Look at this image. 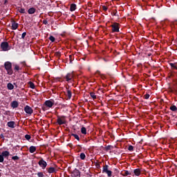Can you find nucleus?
Wrapping results in <instances>:
<instances>
[{
    "mask_svg": "<svg viewBox=\"0 0 177 177\" xmlns=\"http://www.w3.org/2000/svg\"><path fill=\"white\" fill-rule=\"evenodd\" d=\"M112 28V32H120V24L115 22L111 25Z\"/></svg>",
    "mask_w": 177,
    "mask_h": 177,
    "instance_id": "obj_4",
    "label": "nucleus"
},
{
    "mask_svg": "<svg viewBox=\"0 0 177 177\" xmlns=\"http://www.w3.org/2000/svg\"><path fill=\"white\" fill-rule=\"evenodd\" d=\"M5 158L1 154H0V162H3Z\"/></svg>",
    "mask_w": 177,
    "mask_h": 177,
    "instance_id": "obj_40",
    "label": "nucleus"
},
{
    "mask_svg": "<svg viewBox=\"0 0 177 177\" xmlns=\"http://www.w3.org/2000/svg\"><path fill=\"white\" fill-rule=\"evenodd\" d=\"M29 151L30 153H35V151H37V147H34V146H30L29 148Z\"/></svg>",
    "mask_w": 177,
    "mask_h": 177,
    "instance_id": "obj_22",
    "label": "nucleus"
},
{
    "mask_svg": "<svg viewBox=\"0 0 177 177\" xmlns=\"http://www.w3.org/2000/svg\"><path fill=\"white\" fill-rule=\"evenodd\" d=\"M102 174H106L109 177H111L113 171H111V170H109L108 165H105L102 167Z\"/></svg>",
    "mask_w": 177,
    "mask_h": 177,
    "instance_id": "obj_3",
    "label": "nucleus"
},
{
    "mask_svg": "<svg viewBox=\"0 0 177 177\" xmlns=\"http://www.w3.org/2000/svg\"><path fill=\"white\" fill-rule=\"evenodd\" d=\"M77 9V5L75 3L71 4L70 10L71 12H74Z\"/></svg>",
    "mask_w": 177,
    "mask_h": 177,
    "instance_id": "obj_21",
    "label": "nucleus"
},
{
    "mask_svg": "<svg viewBox=\"0 0 177 177\" xmlns=\"http://www.w3.org/2000/svg\"><path fill=\"white\" fill-rule=\"evenodd\" d=\"M36 10H37L35 9V8L32 7L28 10V15H34V13H35Z\"/></svg>",
    "mask_w": 177,
    "mask_h": 177,
    "instance_id": "obj_16",
    "label": "nucleus"
},
{
    "mask_svg": "<svg viewBox=\"0 0 177 177\" xmlns=\"http://www.w3.org/2000/svg\"><path fill=\"white\" fill-rule=\"evenodd\" d=\"M113 16H117L118 17V12H117V10L114 11L113 13H112Z\"/></svg>",
    "mask_w": 177,
    "mask_h": 177,
    "instance_id": "obj_42",
    "label": "nucleus"
},
{
    "mask_svg": "<svg viewBox=\"0 0 177 177\" xmlns=\"http://www.w3.org/2000/svg\"><path fill=\"white\" fill-rule=\"evenodd\" d=\"M90 96H91V97H92V99L93 100H96V99H97L96 95H95V93H93V92L90 93Z\"/></svg>",
    "mask_w": 177,
    "mask_h": 177,
    "instance_id": "obj_25",
    "label": "nucleus"
},
{
    "mask_svg": "<svg viewBox=\"0 0 177 177\" xmlns=\"http://www.w3.org/2000/svg\"><path fill=\"white\" fill-rule=\"evenodd\" d=\"M71 136H74L75 139L80 141V136H78V135L75 134V133H71Z\"/></svg>",
    "mask_w": 177,
    "mask_h": 177,
    "instance_id": "obj_31",
    "label": "nucleus"
},
{
    "mask_svg": "<svg viewBox=\"0 0 177 177\" xmlns=\"http://www.w3.org/2000/svg\"><path fill=\"white\" fill-rule=\"evenodd\" d=\"M14 70L15 71H19V70H21V68H20V66H19V65L15 64V65H14Z\"/></svg>",
    "mask_w": 177,
    "mask_h": 177,
    "instance_id": "obj_26",
    "label": "nucleus"
},
{
    "mask_svg": "<svg viewBox=\"0 0 177 177\" xmlns=\"http://www.w3.org/2000/svg\"><path fill=\"white\" fill-rule=\"evenodd\" d=\"M55 56H56V57H60V56H62V53L60 51H57L55 53Z\"/></svg>",
    "mask_w": 177,
    "mask_h": 177,
    "instance_id": "obj_33",
    "label": "nucleus"
},
{
    "mask_svg": "<svg viewBox=\"0 0 177 177\" xmlns=\"http://www.w3.org/2000/svg\"><path fill=\"white\" fill-rule=\"evenodd\" d=\"M67 120H66V116L64 115H57V124H58V125H64L65 124H66Z\"/></svg>",
    "mask_w": 177,
    "mask_h": 177,
    "instance_id": "obj_2",
    "label": "nucleus"
},
{
    "mask_svg": "<svg viewBox=\"0 0 177 177\" xmlns=\"http://www.w3.org/2000/svg\"><path fill=\"white\" fill-rule=\"evenodd\" d=\"M103 60H104V62H109V60H108V59H105V58H103Z\"/></svg>",
    "mask_w": 177,
    "mask_h": 177,
    "instance_id": "obj_49",
    "label": "nucleus"
},
{
    "mask_svg": "<svg viewBox=\"0 0 177 177\" xmlns=\"http://www.w3.org/2000/svg\"><path fill=\"white\" fill-rule=\"evenodd\" d=\"M66 88V93L65 94L66 97H67V100H70L73 96V93L71 92V90L68 89V87Z\"/></svg>",
    "mask_w": 177,
    "mask_h": 177,
    "instance_id": "obj_11",
    "label": "nucleus"
},
{
    "mask_svg": "<svg viewBox=\"0 0 177 177\" xmlns=\"http://www.w3.org/2000/svg\"><path fill=\"white\" fill-rule=\"evenodd\" d=\"M80 158H81V160H85V158H86V156L85 155L84 153H81Z\"/></svg>",
    "mask_w": 177,
    "mask_h": 177,
    "instance_id": "obj_29",
    "label": "nucleus"
},
{
    "mask_svg": "<svg viewBox=\"0 0 177 177\" xmlns=\"http://www.w3.org/2000/svg\"><path fill=\"white\" fill-rule=\"evenodd\" d=\"M24 111L28 114V115H31L34 113V110H32V108L31 106L26 105L24 107Z\"/></svg>",
    "mask_w": 177,
    "mask_h": 177,
    "instance_id": "obj_8",
    "label": "nucleus"
},
{
    "mask_svg": "<svg viewBox=\"0 0 177 177\" xmlns=\"http://www.w3.org/2000/svg\"><path fill=\"white\" fill-rule=\"evenodd\" d=\"M122 175H123V176H128V175H132V172L129 173V171L124 170L122 172Z\"/></svg>",
    "mask_w": 177,
    "mask_h": 177,
    "instance_id": "obj_23",
    "label": "nucleus"
},
{
    "mask_svg": "<svg viewBox=\"0 0 177 177\" xmlns=\"http://www.w3.org/2000/svg\"><path fill=\"white\" fill-rule=\"evenodd\" d=\"M41 109H42V111H46V106H43L41 107Z\"/></svg>",
    "mask_w": 177,
    "mask_h": 177,
    "instance_id": "obj_46",
    "label": "nucleus"
},
{
    "mask_svg": "<svg viewBox=\"0 0 177 177\" xmlns=\"http://www.w3.org/2000/svg\"><path fill=\"white\" fill-rule=\"evenodd\" d=\"M7 89H8V91H12L15 89V86L12 83H8Z\"/></svg>",
    "mask_w": 177,
    "mask_h": 177,
    "instance_id": "obj_18",
    "label": "nucleus"
},
{
    "mask_svg": "<svg viewBox=\"0 0 177 177\" xmlns=\"http://www.w3.org/2000/svg\"><path fill=\"white\" fill-rule=\"evenodd\" d=\"M45 106H46V107H48L49 109H51V107L53 106V105L55 104V100H46L44 102Z\"/></svg>",
    "mask_w": 177,
    "mask_h": 177,
    "instance_id": "obj_10",
    "label": "nucleus"
},
{
    "mask_svg": "<svg viewBox=\"0 0 177 177\" xmlns=\"http://www.w3.org/2000/svg\"><path fill=\"white\" fill-rule=\"evenodd\" d=\"M37 176L38 177H44L45 175H44V172L39 171V172H37Z\"/></svg>",
    "mask_w": 177,
    "mask_h": 177,
    "instance_id": "obj_35",
    "label": "nucleus"
},
{
    "mask_svg": "<svg viewBox=\"0 0 177 177\" xmlns=\"http://www.w3.org/2000/svg\"><path fill=\"white\" fill-rule=\"evenodd\" d=\"M171 70H177V63H169Z\"/></svg>",
    "mask_w": 177,
    "mask_h": 177,
    "instance_id": "obj_20",
    "label": "nucleus"
},
{
    "mask_svg": "<svg viewBox=\"0 0 177 177\" xmlns=\"http://www.w3.org/2000/svg\"><path fill=\"white\" fill-rule=\"evenodd\" d=\"M12 160H13V161H19V160H20V158H19V156H15L12 157Z\"/></svg>",
    "mask_w": 177,
    "mask_h": 177,
    "instance_id": "obj_32",
    "label": "nucleus"
},
{
    "mask_svg": "<svg viewBox=\"0 0 177 177\" xmlns=\"http://www.w3.org/2000/svg\"><path fill=\"white\" fill-rule=\"evenodd\" d=\"M11 107H12V109H17V107H19V102L17 101L12 102Z\"/></svg>",
    "mask_w": 177,
    "mask_h": 177,
    "instance_id": "obj_15",
    "label": "nucleus"
},
{
    "mask_svg": "<svg viewBox=\"0 0 177 177\" xmlns=\"http://www.w3.org/2000/svg\"><path fill=\"white\" fill-rule=\"evenodd\" d=\"M115 171H118V169H115Z\"/></svg>",
    "mask_w": 177,
    "mask_h": 177,
    "instance_id": "obj_54",
    "label": "nucleus"
},
{
    "mask_svg": "<svg viewBox=\"0 0 177 177\" xmlns=\"http://www.w3.org/2000/svg\"><path fill=\"white\" fill-rule=\"evenodd\" d=\"M18 12H19V13H26V9L19 8V9H18Z\"/></svg>",
    "mask_w": 177,
    "mask_h": 177,
    "instance_id": "obj_34",
    "label": "nucleus"
},
{
    "mask_svg": "<svg viewBox=\"0 0 177 177\" xmlns=\"http://www.w3.org/2000/svg\"><path fill=\"white\" fill-rule=\"evenodd\" d=\"M149 97H150V94H145L144 95V98L146 100L149 99Z\"/></svg>",
    "mask_w": 177,
    "mask_h": 177,
    "instance_id": "obj_43",
    "label": "nucleus"
},
{
    "mask_svg": "<svg viewBox=\"0 0 177 177\" xmlns=\"http://www.w3.org/2000/svg\"><path fill=\"white\" fill-rule=\"evenodd\" d=\"M128 150H129V151H133V146L129 145L128 147Z\"/></svg>",
    "mask_w": 177,
    "mask_h": 177,
    "instance_id": "obj_38",
    "label": "nucleus"
},
{
    "mask_svg": "<svg viewBox=\"0 0 177 177\" xmlns=\"http://www.w3.org/2000/svg\"><path fill=\"white\" fill-rule=\"evenodd\" d=\"M6 3H8V0L4 1V5H6Z\"/></svg>",
    "mask_w": 177,
    "mask_h": 177,
    "instance_id": "obj_51",
    "label": "nucleus"
},
{
    "mask_svg": "<svg viewBox=\"0 0 177 177\" xmlns=\"http://www.w3.org/2000/svg\"><path fill=\"white\" fill-rule=\"evenodd\" d=\"M38 165H39V167L42 169H45L48 166V163L42 158H41L40 161L38 162Z\"/></svg>",
    "mask_w": 177,
    "mask_h": 177,
    "instance_id": "obj_7",
    "label": "nucleus"
},
{
    "mask_svg": "<svg viewBox=\"0 0 177 177\" xmlns=\"http://www.w3.org/2000/svg\"><path fill=\"white\" fill-rule=\"evenodd\" d=\"M46 171L48 172V174H55L56 172V169L55 167H47Z\"/></svg>",
    "mask_w": 177,
    "mask_h": 177,
    "instance_id": "obj_13",
    "label": "nucleus"
},
{
    "mask_svg": "<svg viewBox=\"0 0 177 177\" xmlns=\"http://www.w3.org/2000/svg\"><path fill=\"white\" fill-rule=\"evenodd\" d=\"M1 48L3 52H6L9 50L10 48H9V43L8 41H3L1 43Z\"/></svg>",
    "mask_w": 177,
    "mask_h": 177,
    "instance_id": "obj_5",
    "label": "nucleus"
},
{
    "mask_svg": "<svg viewBox=\"0 0 177 177\" xmlns=\"http://www.w3.org/2000/svg\"><path fill=\"white\" fill-rule=\"evenodd\" d=\"M48 39H50V41L51 42H55V41H56V39L55 38V37L50 35L49 37H48Z\"/></svg>",
    "mask_w": 177,
    "mask_h": 177,
    "instance_id": "obj_30",
    "label": "nucleus"
},
{
    "mask_svg": "<svg viewBox=\"0 0 177 177\" xmlns=\"http://www.w3.org/2000/svg\"><path fill=\"white\" fill-rule=\"evenodd\" d=\"M96 167H97V168H99V167H100V164L97 163V164L96 165Z\"/></svg>",
    "mask_w": 177,
    "mask_h": 177,
    "instance_id": "obj_50",
    "label": "nucleus"
},
{
    "mask_svg": "<svg viewBox=\"0 0 177 177\" xmlns=\"http://www.w3.org/2000/svg\"><path fill=\"white\" fill-rule=\"evenodd\" d=\"M9 113H10V111H7L5 112L4 114H5L6 115H9Z\"/></svg>",
    "mask_w": 177,
    "mask_h": 177,
    "instance_id": "obj_48",
    "label": "nucleus"
},
{
    "mask_svg": "<svg viewBox=\"0 0 177 177\" xmlns=\"http://www.w3.org/2000/svg\"><path fill=\"white\" fill-rule=\"evenodd\" d=\"M81 132L83 135H86V128L84 127L81 128Z\"/></svg>",
    "mask_w": 177,
    "mask_h": 177,
    "instance_id": "obj_28",
    "label": "nucleus"
},
{
    "mask_svg": "<svg viewBox=\"0 0 177 177\" xmlns=\"http://www.w3.org/2000/svg\"><path fill=\"white\" fill-rule=\"evenodd\" d=\"M102 9H103V10H104V12H107V6H102Z\"/></svg>",
    "mask_w": 177,
    "mask_h": 177,
    "instance_id": "obj_44",
    "label": "nucleus"
},
{
    "mask_svg": "<svg viewBox=\"0 0 177 177\" xmlns=\"http://www.w3.org/2000/svg\"><path fill=\"white\" fill-rule=\"evenodd\" d=\"M21 63H22V64H24V66H26V62H23Z\"/></svg>",
    "mask_w": 177,
    "mask_h": 177,
    "instance_id": "obj_52",
    "label": "nucleus"
},
{
    "mask_svg": "<svg viewBox=\"0 0 177 177\" xmlns=\"http://www.w3.org/2000/svg\"><path fill=\"white\" fill-rule=\"evenodd\" d=\"M169 109L171 111H177V107L175 105H171Z\"/></svg>",
    "mask_w": 177,
    "mask_h": 177,
    "instance_id": "obj_27",
    "label": "nucleus"
},
{
    "mask_svg": "<svg viewBox=\"0 0 177 177\" xmlns=\"http://www.w3.org/2000/svg\"><path fill=\"white\" fill-rule=\"evenodd\" d=\"M4 67L8 75H12V74H13V70L12 69V63H10V62H5Z\"/></svg>",
    "mask_w": 177,
    "mask_h": 177,
    "instance_id": "obj_1",
    "label": "nucleus"
},
{
    "mask_svg": "<svg viewBox=\"0 0 177 177\" xmlns=\"http://www.w3.org/2000/svg\"><path fill=\"white\" fill-rule=\"evenodd\" d=\"M56 80H57V81H59V82H62L63 81H62V78L61 77H57Z\"/></svg>",
    "mask_w": 177,
    "mask_h": 177,
    "instance_id": "obj_47",
    "label": "nucleus"
},
{
    "mask_svg": "<svg viewBox=\"0 0 177 177\" xmlns=\"http://www.w3.org/2000/svg\"><path fill=\"white\" fill-rule=\"evenodd\" d=\"M71 177H81V171L76 168L71 172Z\"/></svg>",
    "mask_w": 177,
    "mask_h": 177,
    "instance_id": "obj_9",
    "label": "nucleus"
},
{
    "mask_svg": "<svg viewBox=\"0 0 177 177\" xmlns=\"http://www.w3.org/2000/svg\"><path fill=\"white\" fill-rule=\"evenodd\" d=\"M69 60L70 63H73V61L74 60V55H69Z\"/></svg>",
    "mask_w": 177,
    "mask_h": 177,
    "instance_id": "obj_37",
    "label": "nucleus"
},
{
    "mask_svg": "<svg viewBox=\"0 0 177 177\" xmlns=\"http://www.w3.org/2000/svg\"><path fill=\"white\" fill-rule=\"evenodd\" d=\"M15 121H10L7 123V126L9 128H15Z\"/></svg>",
    "mask_w": 177,
    "mask_h": 177,
    "instance_id": "obj_19",
    "label": "nucleus"
},
{
    "mask_svg": "<svg viewBox=\"0 0 177 177\" xmlns=\"http://www.w3.org/2000/svg\"><path fill=\"white\" fill-rule=\"evenodd\" d=\"M29 88H31V89H35V84L32 83V82H28Z\"/></svg>",
    "mask_w": 177,
    "mask_h": 177,
    "instance_id": "obj_24",
    "label": "nucleus"
},
{
    "mask_svg": "<svg viewBox=\"0 0 177 177\" xmlns=\"http://www.w3.org/2000/svg\"><path fill=\"white\" fill-rule=\"evenodd\" d=\"M12 23V30H17V28H19V24L16 23V21L12 20L11 21Z\"/></svg>",
    "mask_w": 177,
    "mask_h": 177,
    "instance_id": "obj_12",
    "label": "nucleus"
},
{
    "mask_svg": "<svg viewBox=\"0 0 177 177\" xmlns=\"http://www.w3.org/2000/svg\"><path fill=\"white\" fill-rule=\"evenodd\" d=\"M25 138L26 139V140H30V139H31V136L26 134L25 136Z\"/></svg>",
    "mask_w": 177,
    "mask_h": 177,
    "instance_id": "obj_39",
    "label": "nucleus"
},
{
    "mask_svg": "<svg viewBox=\"0 0 177 177\" xmlns=\"http://www.w3.org/2000/svg\"><path fill=\"white\" fill-rule=\"evenodd\" d=\"M113 147L111 146V145H108V146H106V147H105V150H106V151H109V150H111V148H112Z\"/></svg>",
    "mask_w": 177,
    "mask_h": 177,
    "instance_id": "obj_36",
    "label": "nucleus"
},
{
    "mask_svg": "<svg viewBox=\"0 0 177 177\" xmlns=\"http://www.w3.org/2000/svg\"><path fill=\"white\" fill-rule=\"evenodd\" d=\"M74 75L73 73H68L66 76L64 77V79L66 80V82H74Z\"/></svg>",
    "mask_w": 177,
    "mask_h": 177,
    "instance_id": "obj_6",
    "label": "nucleus"
},
{
    "mask_svg": "<svg viewBox=\"0 0 177 177\" xmlns=\"http://www.w3.org/2000/svg\"><path fill=\"white\" fill-rule=\"evenodd\" d=\"M0 138H4L3 134H1Z\"/></svg>",
    "mask_w": 177,
    "mask_h": 177,
    "instance_id": "obj_53",
    "label": "nucleus"
},
{
    "mask_svg": "<svg viewBox=\"0 0 177 177\" xmlns=\"http://www.w3.org/2000/svg\"><path fill=\"white\" fill-rule=\"evenodd\" d=\"M43 24H45V26H46L48 24V20L46 19L43 20Z\"/></svg>",
    "mask_w": 177,
    "mask_h": 177,
    "instance_id": "obj_45",
    "label": "nucleus"
},
{
    "mask_svg": "<svg viewBox=\"0 0 177 177\" xmlns=\"http://www.w3.org/2000/svg\"><path fill=\"white\" fill-rule=\"evenodd\" d=\"M141 174H142V171L140 170V169H136L133 170V174L136 176H140Z\"/></svg>",
    "mask_w": 177,
    "mask_h": 177,
    "instance_id": "obj_14",
    "label": "nucleus"
},
{
    "mask_svg": "<svg viewBox=\"0 0 177 177\" xmlns=\"http://www.w3.org/2000/svg\"><path fill=\"white\" fill-rule=\"evenodd\" d=\"M26 35H27V32H24L22 33L21 35L22 39H24V38H26Z\"/></svg>",
    "mask_w": 177,
    "mask_h": 177,
    "instance_id": "obj_41",
    "label": "nucleus"
},
{
    "mask_svg": "<svg viewBox=\"0 0 177 177\" xmlns=\"http://www.w3.org/2000/svg\"><path fill=\"white\" fill-rule=\"evenodd\" d=\"M1 155L4 158H8V156H10V153L8 151H4L1 153Z\"/></svg>",
    "mask_w": 177,
    "mask_h": 177,
    "instance_id": "obj_17",
    "label": "nucleus"
}]
</instances>
